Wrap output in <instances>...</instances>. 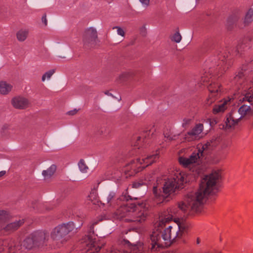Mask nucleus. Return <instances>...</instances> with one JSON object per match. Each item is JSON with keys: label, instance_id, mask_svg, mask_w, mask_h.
<instances>
[{"label": "nucleus", "instance_id": "obj_1", "mask_svg": "<svg viewBox=\"0 0 253 253\" xmlns=\"http://www.w3.org/2000/svg\"><path fill=\"white\" fill-rule=\"evenodd\" d=\"M186 174L179 170L174 171L172 177L167 179L157 180L153 186L154 203H150L148 201L139 204L137 206L133 203H124L115 212L118 219L125 218L126 222L141 223L145 220L147 215V210L154 204H159L168 201L167 198L175 193L177 190L184 188L187 182Z\"/></svg>", "mask_w": 253, "mask_h": 253}, {"label": "nucleus", "instance_id": "obj_2", "mask_svg": "<svg viewBox=\"0 0 253 253\" xmlns=\"http://www.w3.org/2000/svg\"><path fill=\"white\" fill-rule=\"evenodd\" d=\"M229 52L226 48L221 47L218 48L213 57L211 58V62L212 66H216L214 69V73L212 67L209 69V73H205L201 77V84L207 85L210 94L206 101L207 106H210L217 99L220 94L221 86L219 83L216 81L214 75H218L219 73L222 74L225 72L232 64L231 60L229 58Z\"/></svg>", "mask_w": 253, "mask_h": 253}, {"label": "nucleus", "instance_id": "obj_3", "mask_svg": "<svg viewBox=\"0 0 253 253\" xmlns=\"http://www.w3.org/2000/svg\"><path fill=\"white\" fill-rule=\"evenodd\" d=\"M220 177L221 172L219 170L213 171L205 176L201 180L199 189L196 192L188 193L184 201L178 204L179 209L186 214L191 211H201L204 198L209 194H213L217 192V184Z\"/></svg>", "mask_w": 253, "mask_h": 253}, {"label": "nucleus", "instance_id": "obj_4", "mask_svg": "<svg viewBox=\"0 0 253 253\" xmlns=\"http://www.w3.org/2000/svg\"><path fill=\"white\" fill-rule=\"evenodd\" d=\"M164 220H160L154 225V229L150 235L149 243L152 251H157L160 248L169 246L178 237L181 228L185 227L177 225L175 227L169 226L161 234V229L164 225Z\"/></svg>", "mask_w": 253, "mask_h": 253}, {"label": "nucleus", "instance_id": "obj_5", "mask_svg": "<svg viewBox=\"0 0 253 253\" xmlns=\"http://www.w3.org/2000/svg\"><path fill=\"white\" fill-rule=\"evenodd\" d=\"M211 143L207 142L203 145L199 144L192 153L189 158L180 157L178 159L179 164L185 168L189 169L194 173L195 176L202 173L204 169L201 165L202 158L205 154L208 153L211 147L214 146Z\"/></svg>", "mask_w": 253, "mask_h": 253}, {"label": "nucleus", "instance_id": "obj_6", "mask_svg": "<svg viewBox=\"0 0 253 253\" xmlns=\"http://www.w3.org/2000/svg\"><path fill=\"white\" fill-rule=\"evenodd\" d=\"M159 158V154L156 152L153 155L143 156L132 160L124 168L126 176H131L142 170L143 169L156 162Z\"/></svg>", "mask_w": 253, "mask_h": 253}, {"label": "nucleus", "instance_id": "obj_7", "mask_svg": "<svg viewBox=\"0 0 253 253\" xmlns=\"http://www.w3.org/2000/svg\"><path fill=\"white\" fill-rule=\"evenodd\" d=\"M49 236L46 231H35L27 236L21 246L27 250H32L47 246Z\"/></svg>", "mask_w": 253, "mask_h": 253}, {"label": "nucleus", "instance_id": "obj_8", "mask_svg": "<svg viewBox=\"0 0 253 253\" xmlns=\"http://www.w3.org/2000/svg\"><path fill=\"white\" fill-rule=\"evenodd\" d=\"M245 74L243 69L236 74L235 77L231 81L232 84L237 85V88L243 90V96L240 99L243 101H247L249 103L253 102V82L249 84H245Z\"/></svg>", "mask_w": 253, "mask_h": 253}, {"label": "nucleus", "instance_id": "obj_9", "mask_svg": "<svg viewBox=\"0 0 253 253\" xmlns=\"http://www.w3.org/2000/svg\"><path fill=\"white\" fill-rule=\"evenodd\" d=\"M74 227L72 222L59 225L52 230L50 233L51 238L57 243L63 244L70 239L68 234L73 230Z\"/></svg>", "mask_w": 253, "mask_h": 253}, {"label": "nucleus", "instance_id": "obj_10", "mask_svg": "<svg viewBox=\"0 0 253 253\" xmlns=\"http://www.w3.org/2000/svg\"><path fill=\"white\" fill-rule=\"evenodd\" d=\"M93 225L90 227V231L88 234L81 240L83 250L86 253H97L101 248L97 242V236L94 234Z\"/></svg>", "mask_w": 253, "mask_h": 253}, {"label": "nucleus", "instance_id": "obj_11", "mask_svg": "<svg viewBox=\"0 0 253 253\" xmlns=\"http://www.w3.org/2000/svg\"><path fill=\"white\" fill-rule=\"evenodd\" d=\"M143 249L140 243L132 245L124 240L121 244L113 246L107 253H142Z\"/></svg>", "mask_w": 253, "mask_h": 253}, {"label": "nucleus", "instance_id": "obj_12", "mask_svg": "<svg viewBox=\"0 0 253 253\" xmlns=\"http://www.w3.org/2000/svg\"><path fill=\"white\" fill-rule=\"evenodd\" d=\"M21 244L13 240L0 239V253H22Z\"/></svg>", "mask_w": 253, "mask_h": 253}, {"label": "nucleus", "instance_id": "obj_13", "mask_svg": "<svg viewBox=\"0 0 253 253\" xmlns=\"http://www.w3.org/2000/svg\"><path fill=\"white\" fill-rule=\"evenodd\" d=\"M152 134L151 130H149L143 132L140 136H137L134 145V148L130 152L129 155H136L138 153L139 148L148 142V139L150 138Z\"/></svg>", "mask_w": 253, "mask_h": 253}, {"label": "nucleus", "instance_id": "obj_14", "mask_svg": "<svg viewBox=\"0 0 253 253\" xmlns=\"http://www.w3.org/2000/svg\"><path fill=\"white\" fill-rule=\"evenodd\" d=\"M241 119L242 118L241 115H239L238 111H232L227 115L223 127L225 129L232 128L236 125Z\"/></svg>", "mask_w": 253, "mask_h": 253}, {"label": "nucleus", "instance_id": "obj_15", "mask_svg": "<svg viewBox=\"0 0 253 253\" xmlns=\"http://www.w3.org/2000/svg\"><path fill=\"white\" fill-rule=\"evenodd\" d=\"M204 129L203 124H199L185 135V139L188 141H191L196 139L199 135L202 132Z\"/></svg>", "mask_w": 253, "mask_h": 253}, {"label": "nucleus", "instance_id": "obj_16", "mask_svg": "<svg viewBox=\"0 0 253 253\" xmlns=\"http://www.w3.org/2000/svg\"><path fill=\"white\" fill-rule=\"evenodd\" d=\"M231 99L228 98L224 99L218 102L217 104L214 105L212 111L213 113L216 114L223 112L230 105Z\"/></svg>", "mask_w": 253, "mask_h": 253}, {"label": "nucleus", "instance_id": "obj_17", "mask_svg": "<svg viewBox=\"0 0 253 253\" xmlns=\"http://www.w3.org/2000/svg\"><path fill=\"white\" fill-rule=\"evenodd\" d=\"M97 38L96 30L93 28H89L85 32L83 39L84 44H87L92 42H95Z\"/></svg>", "mask_w": 253, "mask_h": 253}, {"label": "nucleus", "instance_id": "obj_18", "mask_svg": "<svg viewBox=\"0 0 253 253\" xmlns=\"http://www.w3.org/2000/svg\"><path fill=\"white\" fill-rule=\"evenodd\" d=\"M11 103L15 108L24 109L28 106L29 101L25 98L17 96L12 99Z\"/></svg>", "mask_w": 253, "mask_h": 253}, {"label": "nucleus", "instance_id": "obj_19", "mask_svg": "<svg viewBox=\"0 0 253 253\" xmlns=\"http://www.w3.org/2000/svg\"><path fill=\"white\" fill-rule=\"evenodd\" d=\"M24 223L23 219H19L17 221L7 224L6 226H4L1 225L0 227V230H3L5 232H12L16 230Z\"/></svg>", "mask_w": 253, "mask_h": 253}, {"label": "nucleus", "instance_id": "obj_20", "mask_svg": "<svg viewBox=\"0 0 253 253\" xmlns=\"http://www.w3.org/2000/svg\"><path fill=\"white\" fill-rule=\"evenodd\" d=\"M238 113L242 118L248 119L253 115V109L250 106L244 104L238 109Z\"/></svg>", "mask_w": 253, "mask_h": 253}, {"label": "nucleus", "instance_id": "obj_21", "mask_svg": "<svg viewBox=\"0 0 253 253\" xmlns=\"http://www.w3.org/2000/svg\"><path fill=\"white\" fill-rule=\"evenodd\" d=\"M12 85L5 81H0V93L2 95L8 94L12 90Z\"/></svg>", "mask_w": 253, "mask_h": 253}, {"label": "nucleus", "instance_id": "obj_22", "mask_svg": "<svg viewBox=\"0 0 253 253\" xmlns=\"http://www.w3.org/2000/svg\"><path fill=\"white\" fill-rule=\"evenodd\" d=\"M10 215L8 211H0V227L7 222L10 219Z\"/></svg>", "mask_w": 253, "mask_h": 253}, {"label": "nucleus", "instance_id": "obj_23", "mask_svg": "<svg viewBox=\"0 0 253 253\" xmlns=\"http://www.w3.org/2000/svg\"><path fill=\"white\" fill-rule=\"evenodd\" d=\"M56 169V166L52 165L47 170H43L42 174L45 179H47L50 178L54 173Z\"/></svg>", "mask_w": 253, "mask_h": 253}, {"label": "nucleus", "instance_id": "obj_24", "mask_svg": "<svg viewBox=\"0 0 253 253\" xmlns=\"http://www.w3.org/2000/svg\"><path fill=\"white\" fill-rule=\"evenodd\" d=\"M29 33V31L28 30L26 29H21L16 34V37L17 40L20 42L24 41L26 38H27L28 35Z\"/></svg>", "mask_w": 253, "mask_h": 253}, {"label": "nucleus", "instance_id": "obj_25", "mask_svg": "<svg viewBox=\"0 0 253 253\" xmlns=\"http://www.w3.org/2000/svg\"><path fill=\"white\" fill-rule=\"evenodd\" d=\"M253 20V9H250L247 12L244 20L245 25L250 24Z\"/></svg>", "mask_w": 253, "mask_h": 253}, {"label": "nucleus", "instance_id": "obj_26", "mask_svg": "<svg viewBox=\"0 0 253 253\" xmlns=\"http://www.w3.org/2000/svg\"><path fill=\"white\" fill-rule=\"evenodd\" d=\"M78 167L80 171L83 173H86L88 169V167L86 165L84 160L81 159L78 163Z\"/></svg>", "mask_w": 253, "mask_h": 253}, {"label": "nucleus", "instance_id": "obj_27", "mask_svg": "<svg viewBox=\"0 0 253 253\" xmlns=\"http://www.w3.org/2000/svg\"><path fill=\"white\" fill-rule=\"evenodd\" d=\"M55 70L52 69L48 71V72H46L43 75L42 77V81L44 82L46 78L47 79H49L52 76V75L54 73Z\"/></svg>", "mask_w": 253, "mask_h": 253}, {"label": "nucleus", "instance_id": "obj_28", "mask_svg": "<svg viewBox=\"0 0 253 253\" xmlns=\"http://www.w3.org/2000/svg\"><path fill=\"white\" fill-rule=\"evenodd\" d=\"M151 181V179L150 178H148V180L145 179L144 182L140 181L137 182H135V183H133V186L135 188H138L143 185H147L148 184V181Z\"/></svg>", "mask_w": 253, "mask_h": 253}, {"label": "nucleus", "instance_id": "obj_29", "mask_svg": "<svg viewBox=\"0 0 253 253\" xmlns=\"http://www.w3.org/2000/svg\"><path fill=\"white\" fill-rule=\"evenodd\" d=\"M171 40L176 42H179L181 40V36L179 33H175L172 37Z\"/></svg>", "mask_w": 253, "mask_h": 253}, {"label": "nucleus", "instance_id": "obj_30", "mask_svg": "<svg viewBox=\"0 0 253 253\" xmlns=\"http://www.w3.org/2000/svg\"><path fill=\"white\" fill-rule=\"evenodd\" d=\"M113 29H117V34L120 35V36H121L122 37H124L125 35V33L124 31V30L120 27H118V26H116V27H113Z\"/></svg>", "mask_w": 253, "mask_h": 253}, {"label": "nucleus", "instance_id": "obj_31", "mask_svg": "<svg viewBox=\"0 0 253 253\" xmlns=\"http://www.w3.org/2000/svg\"><path fill=\"white\" fill-rule=\"evenodd\" d=\"M140 34L143 36H145L147 33V29L145 25L142 26L139 29Z\"/></svg>", "mask_w": 253, "mask_h": 253}, {"label": "nucleus", "instance_id": "obj_32", "mask_svg": "<svg viewBox=\"0 0 253 253\" xmlns=\"http://www.w3.org/2000/svg\"><path fill=\"white\" fill-rule=\"evenodd\" d=\"M115 192H110L107 198L108 203H111V201L113 199V198L115 197Z\"/></svg>", "mask_w": 253, "mask_h": 253}, {"label": "nucleus", "instance_id": "obj_33", "mask_svg": "<svg viewBox=\"0 0 253 253\" xmlns=\"http://www.w3.org/2000/svg\"><path fill=\"white\" fill-rule=\"evenodd\" d=\"M192 120L189 118H185L183 121L182 126L186 127L191 122Z\"/></svg>", "mask_w": 253, "mask_h": 253}, {"label": "nucleus", "instance_id": "obj_34", "mask_svg": "<svg viewBox=\"0 0 253 253\" xmlns=\"http://www.w3.org/2000/svg\"><path fill=\"white\" fill-rule=\"evenodd\" d=\"M142 5L145 7H148L150 4V0H139Z\"/></svg>", "mask_w": 253, "mask_h": 253}, {"label": "nucleus", "instance_id": "obj_35", "mask_svg": "<svg viewBox=\"0 0 253 253\" xmlns=\"http://www.w3.org/2000/svg\"><path fill=\"white\" fill-rule=\"evenodd\" d=\"M132 198L129 195L122 196V197L121 198V200H126V201H128L129 200H132Z\"/></svg>", "mask_w": 253, "mask_h": 253}, {"label": "nucleus", "instance_id": "obj_36", "mask_svg": "<svg viewBox=\"0 0 253 253\" xmlns=\"http://www.w3.org/2000/svg\"><path fill=\"white\" fill-rule=\"evenodd\" d=\"M42 22L44 24V25L45 26H46L47 24V20L46 16L45 14H44V15L42 16Z\"/></svg>", "mask_w": 253, "mask_h": 253}, {"label": "nucleus", "instance_id": "obj_37", "mask_svg": "<svg viewBox=\"0 0 253 253\" xmlns=\"http://www.w3.org/2000/svg\"><path fill=\"white\" fill-rule=\"evenodd\" d=\"M77 112V111L76 110H74V111H70L68 112V114L69 115H74L75 114H76Z\"/></svg>", "mask_w": 253, "mask_h": 253}, {"label": "nucleus", "instance_id": "obj_38", "mask_svg": "<svg viewBox=\"0 0 253 253\" xmlns=\"http://www.w3.org/2000/svg\"><path fill=\"white\" fill-rule=\"evenodd\" d=\"M5 174V171H0V177H2Z\"/></svg>", "mask_w": 253, "mask_h": 253}, {"label": "nucleus", "instance_id": "obj_39", "mask_svg": "<svg viewBox=\"0 0 253 253\" xmlns=\"http://www.w3.org/2000/svg\"><path fill=\"white\" fill-rule=\"evenodd\" d=\"M200 242H201L200 239L199 238H197V240H196L197 244L199 245L200 243Z\"/></svg>", "mask_w": 253, "mask_h": 253}, {"label": "nucleus", "instance_id": "obj_40", "mask_svg": "<svg viewBox=\"0 0 253 253\" xmlns=\"http://www.w3.org/2000/svg\"><path fill=\"white\" fill-rule=\"evenodd\" d=\"M127 75V74L124 73V74H122V77H125L126 78Z\"/></svg>", "mask_w": 253, "mask_h": 253}]
</instances>
